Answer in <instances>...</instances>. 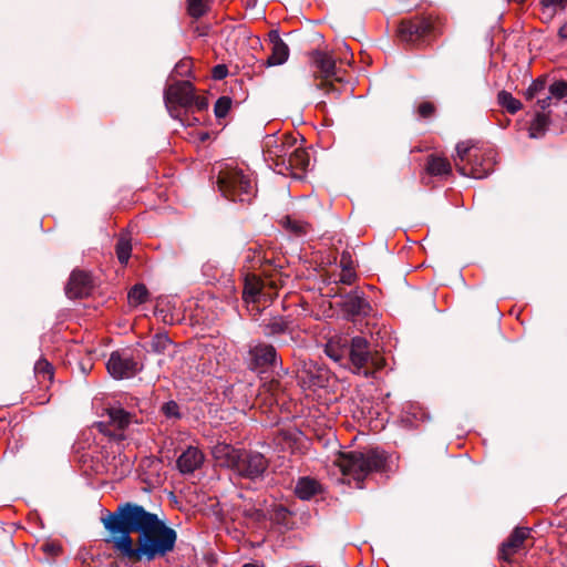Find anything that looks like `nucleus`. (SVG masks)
<instances>
[{
	"label": "nucleus",
	"instance_id": "obj_1",
	"mask_svg": "<svg viewBox=\"0 0 567 567\" xmlns=\"http://www.w3.org/2000/svg\"><path fill=\"white\" fill-rule=\"evenodd\" d=\"M113 548L131 563L152 561L173 551L177 533L143 506L125 503L102 517Z\"/></svg>",
	"mask_w": 567,
	"mask_h": 567
},
{
	"label": "nucleus",
	"instance_id": "obj_2",
	"mask_svg": "<svg viewBox=\"0 0 567 567\" xmlns=\"http://www.w3.org/2000/svg\"><path fill=\"white\" fill-rule=\"evenodd\" d=\"M343 477L350 483L354 481L357 487L373 472H381L386 464L384 452L371 449L367 452L351 451L341 453L334 461Z\"/></svg>",
	"mask_w": 567,
	"mask_h": 567
},
{
	"label": "nucleus",
	"instance_id": "obj_3",
	"mask_svg": "<svg viewBox=\"0 0 567 567\" xmlns=\"http://www.w3.org/2000/svg\"><path fill=\"white\" fill-rule=\"evenodd\" d=\"M223 196L233 202H250L255 195V184L249 174L229 165L220 166L217 176Z\"/></svg>",
	"mask_w": 567,
	"mask_h": 567
},
{
	"label": "nucleus",
	"instance_id": "obj_4",
	"mask_svg": "<svg viewBox=\"0 0 567 567\" xmlns=\"http://www.w3.org/2000/svg\"><path fill=\"white\" fill-rule=\"evenodd\" d=\"M350 370L364 378H372L384 364V358L372 352L369 342L363 337H353L348 347V361Z\"/></svg>",
	"mask_w": 567,
	"mask_h": 567
},
{
	"label": "nucleus",
	"instance_id": "obj_5",
	"mask_svg": "<svg viewBox=\"0 0 567 567\" xmlns=\"http://www.w3.org/2000/svg\"><path fill=\"white\" fill-rule=\"evenodd\" d=\"M297 144V138L288 135L268 136L265 142L264 158L269 167L281 175H287L290 153Z\"/></svg>",
	"mask_w": 567,
	"mask_h": 567
},
{
	"label": "nucleus",
	"instance_id": "obj_6",
	"mask_svg": "<svg viewBox=\"0 0 567 567\" xmlns=\"http://www.w3.org/2000/svg\"><path fill=\"white\" fill-rule=\"evenodd\" d=\"M106 369L112 378L123 380L133 378L141 370V364L127 351H114L107 360Z\"/></svg>",
	"mask_w": 567,
	"mask_h": 567
},
{
	"label": "nucleus",
	"instance_id": "obj_7",
	"mask_svg": "<svg viewBox=\"0 0 567 567\" xmlns=\"http://www.w3.org/2000/svg\"><path fill=\"white\" fill-rule=\"evenodd\" d=\"M194 101L195 87L189 81L173 83L164 91V102L171 115L175 105L188 107L194 104Z\"/></svg>",
	"mask_w": 567,
	"mask_h": 567
},
{
	"label": "nucleus",
	"instance_id": "obj_8",
	"mask_svg": "<svg viewBox=\"0 0 567 567\" xmlns=\"http://www.w3.org/2000/svg\"><path fill=\"white\" fill-rule=\"evenodd\" d=\"M457 171L464 176H472L473 178H484L489 175L494 169V152L475 150L471 155L470 168L456 163Z\"/></svg>",
	"mask_w": 567,
	"mask_h": 567
},
{
	"label": "nucleus",
	"instance_id": "obj_9",
	"mask_svg": "<svg viewBox=\"0 0 567 567\" xmlns=\"http://www.w3.org/2000/svg\"><path fill=\"white\" fill-rule=\"evenodd\" d=\"M268 467V461L259 452L243 451L235 472L244 477L258 478Z\"/></svg>",
	"mask_w": 567,
	"mask_h": 567
},
{
	"label": "nucleus",
	"instance_id": "obj_10",
	"mask_svg": "<svg viewBox=\"0 0 567 567\" xmlns=\"http://www.w3.org/2000/svg\"><path fill=\"white\" fill-rule=\"evenodd\" d=\"M249 368L252 370L276 365L277 351L271 344L258 342L249 347Z\"/></svg>",
	"mask_w": 567,
	"mask_h": 567
},
{
	"label": "nucleus",
	"instance_id": "obj_11",
	"mask_svg": "<svg viewBox=\"0 0 567 567\" xmlns=\"http://www.w3.org/2000/svg\"><path fill=\"white\" fill-rule=\"evenodd\" d=\"M92 289V280L87 272L74 270L65 287V293L69 298H82L87 296Z\"/></svg>",
	"mask_w": 567,
	"mask_h": 567
},
{
	"label": "nucleus",
	"instance_id": "obj_12",
	"mask_svg": "<svg viewBox=\"0 0 567 567\" xmlns=\"http://www.w3.org/2000/svg\"><path fill=\"white\" fill-rule=\"evenodd\" d=\"M431 31V23L424 19H414L401 22L399 34L402 41L414 42Z\"/></svg>",
	"mask_w": 567,
	"mask_h": 567
},
{
	"label": "nucleus",
	"instance_id": "obj_13",
	"mask_svg": "<svg viewBox=\"0 0 567 567\" xmlns=\"http://www.w3.org/2000/svg\"><path fill=\"white\" fill-rule=\"evenodd\" d=\"M213 456L224 467L236 470L243 451L233 447L230 444L219 442L213 447Z\"/></svg>",
	"mask_w": 567,
	"mask_h": 567
},
{
	"label": "nucleus",
	"instance_id": "obj_14",
	"mask_svg": "<svg viewBox=\"0 0 567 567\" xmlns=\"http://www.w3.org/2000/svg\"><path fill=\"white\" fill-rule=\"evenodd\" d=\"M205 456L196 446H188L177 458L176 466L182 474H192L204 463Z\"/></svg>",
	"mask_w": 567,
	"mask_h": 567
},
{
	"label": "nucleus",
	"instance_id": "obj_15",
	"mask_svg": "<svg viewBox=\"0 0 567 567\" xmlns=\"http://www.w3.org/2000/svg\"><path fill=\"white\" fill-rule=\"evenodd\" d=\"M269 40L271 43V54L268 56L266 64L268 66L284 64L289 58L288 45L282 41L277 30L269 32Z\"/></svg>",
	"mask_w": 567,
	"mask_h": 567
},
{
	"label": "nucleus",
	"instance_id": "obj_16",
	"mask_svg": "<svg viewBox=\"0 0 567 567\" xmlns=\"http://www.w3.org/2000/svg\"><path fill=\"white\" fill-rule=\"evenodd\" d=\"M311 59L313 66L321 73L323 79L336 78V80H340L336 60L330 53L316 50L311 53Z\"/></svg>",
	"mask_w": 567,
	"mask_h": 567
},
{
	"label": "nucleus",
	"instance_id": "obj_17",
	"mask_svg": "<svg viewBox=\"0 0 567 567\" xmlns=\"http://www.w3.org/2000/svg\"><path fill=\"white\" fill-rule=\"evenodd\" d=\"M342 308L344 312L351 316H365L371 310L370 303L363 297V293L358 290L352 291L344 297Z\"/></svg>",
	"mask_w": 567,
	"mask_h": 567
},
{
	"label": "nucleus",
	"instance_id": "obj_18",
	"mask_svg": "<svg viewBox=\"0 0 567 567\" xmlns=\"http://www.w3.org/2000/svg\"><path fill=\"white\" fill-rule=\"evenodd\" d=\"M528 535L529 528L516 527L508 537V539L505 543H503L499 553L501 557L507 560L512 555L517 553L522 548Z\"/></svg>",
	"mask_w": 567,
	"mask_h": 567
},
{
	"label": "nucleus",
	"instance_id": "obj_19",
	"mask_svg": "<svg viewBox=\"0 0 567 567\" xmlns=\"http://www.w3.org/2000/svg\"><path fill=\"white\" fill-rule=\"evenodd\" d=\"M310 163V154L297 142L292 148V152L290 153L288 161L289 165H287V174L293 169L305 172L309 168Z\"/></svg>",
	"mask_w": 567,
	"mask_h": 567
},
{
	"label": "nucleus",
	"instance_id": "obj_20",
	"mask_svg": "<svg viewBox=\"0 0 567 567\" xmlns=\"http://www.w3.org/2000/svg\"><path fill=\"white\" fill-rule=\"evenodd\" d=\"M300 437L301 432L295 426H289L287 429H279L274 441L280 450L286 451L292 450Z\"/></svg>",
	"mask_w": 567,
	"mask_h": 567
},
{
	"label": "nucleus",
	"instance_id": "obj_21",
	"mask_svg": "<svg viewBox=\"0 0 567 567\" xmlns=\"http://www.w3.org/2000/svg\"><path fill=\"white\" fill-rule=\"evenodd\" d=\"M279 223L282 226V228H285L288 233L295 236H303L308 234L310 229L309 223L291 215L284 216Z\"/></svg>",
	"mask_w": 567,
	"mask_h": 567
},
{
	"label": "nucleus",
	"instance_id": "obj_22",
	"mask_svg": "<svg viewBox=\"0 0 567 567\" xmlns=\"http://www.w3.org/2000/svg\"><path fill=\"white\" fill-rule=\"evenodd\" d=\"M320 491L318 481L310 477H301L296 485V495L301 499H310Z\"/></svg>",
	"mask_w": 567,
	"mask_h": 567
},
{
	"label": "nucleus",
	"instance_id": "obj_23",
	"mask_svg": "<svg viewBox=\"0 0 567 567\" xmlns=\"http://www.w3.org/2000/svg\"><path fill=\"white\" fill-rule=\"evenodd\" d=\"M550 124V114L549 112L546 113V112H536L532 123H530V126H529V137L532 138H539L542 137L547 127L549 126Z\"/></svg>",
	"mask_w": 567,
	"mask_h": 567
},
{
	"label": "nucleus",
	"instance_id": "obj_24",
	"mask_svg": "<svg viewBox=\"0 0 567 567\" xmlns=\"http://www.w3.org/2000/svg\"><path fill=\"white\" fill-rule=\"evenodd\" d=\"M261 295V281L256 277H247L245 279L243 299L246 303H255Z\"/></svg>",
	"mask_w": 567,
	"mask_h": 567
},
{
	"label": "nucleus",
	"instance_id": "obj_25",
	"mask_svg": "<svg viewBox=\"0 0 567 567\" xmlns=\"http://www.w3.org/2000/svg\"><path fill=\"white\" fill-rule=\"evenodd\" d=\"M426 171L433 176L449 175L452 171L450 162L440 156L430 155L427 158Z\"/></svg>",
	"mask_w": 567,
	"mask_h": 567
},
{
	"label": "nucleus",
	"instance_id": "obj_26",
	"mask_svg": "<svg viewBox=\"0 0 567 567\" xmlns=\"http://www.w3.org/2000/svg\"><path fill=\"white\" fill-rule=\"evenodd\" d=\"M288 331V322L282 317H274L267 323H264V334L275 337Z\"/></svg>",
	"mask_w": 567,
	"mask_h": 567
},
{
	"label": "nucleus",
	"instance_id": "obj_27",
	"mask_svg": "<svg viewBox=\"0 0 567 567\" xmlns=\"http://www.w3.org/2000/svg\"><path fill=\"white\" fill-rule=\"evenodd\" d=\"M326 354L336 362L342 363L348 361V347L340 346L338 342L330 340L324 349Z\"/></svg>",
	"mask_w": 567,
	"mask_h": 567
},
{
	"label": "nucleus",
	"instance_id": "obj_28",
	"mask_svg": "<svg viewBox=\"0 0 567 567\" xmlns=\"http://www.w3.org/2000/svg\"><path fill=\"white\" fill-rule=\"evenodd\" d=\"M498 104L506 109L511 114L517 113L522 107V103L519 100L515 99L512 93L503 90L497 94Z\"/></svg>",
	"mask_w": 567,
	"mask_h": 567
},
{
	"label": "nucleus",
	"instance_id": "obj_29",
	"mask_svg": "<svg viewBox=\"0 0 567 567\" xmlns=\"http://www.w3.org/2000/svg\"><path fill=\"white\" fill-rule=\"evenodd\" d=\"M115 250L118 261L122 265H126L132 252L131 239L125 235L121 236L116 243Z\"/></svg>",
	"mask_w": 567,
	"mask_h": 567
},
{
	"label": "nucleus",
	"instance_id": "obj_30",
	"mask_svg": "<svg viewBox=\"0 0 567 567\" xmlns=\"http://www.w3.org/2000/svg\"><path fill=\"white\" fill-rule=\"evenodd\" d=\"M111 423L118 429L126 427L131 422V414L121 408H112L109 412Z\"/></svg>",
	"mask_w": 567,
	"mask_h": 567
},
{
	"label": "nucleus",
	"instance_id": "obj_31",
	"mask_svg": "<svg viewBox=\"0 0 567 567\" xmlns=\"http://www.w3.org/2000/svg\"><path fill=\"white\" fill-rule=\"evenodd\" d=\"M147 289L144 285H135L127 295L128 303L131 306H138L146 301Z\"/></svg>",
	"mask_w": 567,
	"mask_h": 567
},
{
	"label": "nucleus",
	"instance_id": "obj_32",
	"mask_svg": "<svg viewBox=\"0 0 567 567\" xmlns=\"http://www.w3.org/2000/svg\"><path fill=\"white\" fill-rule=\"evenodd\" d=\"M546 90V80L543 78H538L534 80L530 85L525 91L526 100H533L543 94Z\"/></svg>",
	"mask_w": 567,
	"mask_h": 567
},
{
	"label": "nucleus",
	"instance_id": "obj_33",
	"mask_svg": "<svg viewBox=\"0 0 567 567\" xmlns=\"http://www.w3.org/2000/svg\"><path fill=\"white\" fill-rule=\"evenodd\" d=\"M172 343L171 339L165 333H157L153 337L151 341V348L156 353L164 352L169 344Z\"/></svg>",
	"mask_w": 567,
	"mask_h": 567
},
{
	"label": "nucleus",
	"instance_id": "obj_34",
	"mask_svg": "<svg viewBox=\"0 0 567 567\" xmlns=\"http://www.w3.org/2000/svg\"><path fill=\"white\" fill-rule=\"evenodd\" d=\"M231 103L233 102L229 96H220L216 101L215 106H214V112H215L216 117H218V118L225 117L231 107Z\"/></svg>",
	"mask_w": 567,
	"mask_h": 567
},
{
	"label": "nucleus",
	"instance_id": "obj_35",
	"mask_svg": "<svg viewBox=\"0 0 567 567\" xmlns=\"http://www.w3.org/2000/svg\"><path fill=\"white\" fill-rule=\"evenodd\" d=\"M475 150L476 148L471 146L467 142L458 143L456 145V158H455V161L457 162V159H458L462 163L465 159H468V164H470L471 163V155L474 154Z\"/></svg>",
	"mask_w": 567,
	"mask_h": 567
},
{
	"label": "nucleus",
	"instance_id": "obj_36",
	"mask_svg": "<svg viewBox=\"0 0 567 567\" xmlns=\"http://www.w3.org/2000/svg\"><path fill=\"white\" fill-rule=\"evenodd\" d=\"M188 2V13L193 18H199L205 14L207 7L206 0H187Z\"/></svg>",
	"mask_w": 567,
	"mask_h": 567
},
{
	"label": "nucleus",
	"instance_id": "obj_37",
	"mask_svg": "<svg viewBox=\"0 0 567 567\" xmlns=\"http://www.w3.org/2000/svg\"><path fill=\"white\" fill-rule=\"evenodd\" d=\"M548 92L556 100L565 97L567 95V82L563 80L555 81L549 85Z\"/></svg>",
	"mask_w": 567,
	"mask_h": 567
},
{
	"label": "nucleus",
	"instance_id": "obj_38",
	"mask_svg": "<svg viewBox=\"0 0 567 567\" xmlns=\"http://www.w3.org/2000/svg\"><path fill=\"white\" fill-rule=\"evenodd\" d=\"M34 372L37 374H42L43 377H48V379H52L53 377V367L45 359H40L34 364Z\"/></svg>",
	"mask_w": 567,
	"mask_h": 567
},
{
	"label": "nucleus",
	"instance_id": "obj_39",
	"mask_svg": "<svg viewBox=\"0 0 567 567\" xmlns=\"http://www.w3.org/2000/svg\"><path fill=\"white\" fill-rule=\"evenodd\" d=\"M162 411L164 415L168 419H178L181 416L179 414V406L175 401H168L162 406Z\"/></svg>",
	"mask_w": 567,
	"mask_h": 567
},
{
	"label": "nucleus",
	"instance_id": "obj_40",
	"mask_svg": "<svg viewBox=\"0 0 567 567\" xmlns=\"http://www.w3.org/2000/svg\"><path fill=\"white\" fill-rule=\"evenodd\" d=\"M544 13H547L549 18L554 17L559 9L557 0H540Z\"/></svg>",
	"mask_w": 567,
	"mask_h": 567
},
{
	"label": "nucleus",
	"instance_id": "obj_41",
	"mask_svg": "<svg viewBox=\"0 0 567 567\" xmlns=\"http://www.w3.org/2000/svg\"><path fill=\"white\" fill-rule=\"evenodd\" d=\"M435 112V106L431 102H422L417 107V113L421 117H431Z\"/></svg>",
	"mask_w": 567,
	"mask_h": 567
},
{
	"label": "nucleus",
	"instance_id": "obj_42",
	"mask_svg": "<svg viewBox=\"0 0 567 567\" xmlns=\"http://www.w3.org/2000/svg\"><path fill=\"white\" fill-rule=\"evenodd\" d=\"M190 60H182L175 66V72L181 76H188L190 74Z\"/></svg>",
	"mask_w": 567,
	"mask_h": 567
},
{
	"label": "nucleus",
	"instance_id": "obj_43",
	"mask_svg": "<svg viewBox=\"0 0 567 567\" xmlns=\"http://www.w3.org/2000/svg\"><path fill=\"white\" fill-rule=\"evenodd\" d=\"M42 549L50 556H56L61 551V546L55 543H44Z\"/></svg>",
	"mask_w": 567,
	"mask_h": 567
},
{
	"label": "nucleus",
	"instance_id": "obj_44",
	"mask_svg": "<svg viewBox=\"0 0 567 567\" xmlns=\"http://www.w3.org/2000/svg\"><path fill=\"white\" fill-rule=\"evenodd\" d=\"M228 74L226 65L218 64L213 69V78L215 80H221Z\"/></svg>",
	"mask_w": 567,
	"mask_h": 567
},
{
	"label": "nucleus",
	"instance_id": "obj_45",
	"mask_svg": "<svg viewBox=\"0 0 567 567\" xmlns=\"http://www.w3.org/2000/svg\"><path fill=\"white\" fill-rule=\"evenodd\" d=\"M553 99L550 94L537 99L536 104L542 110L540 112H545V110L550 106Z\"/></svg>",
	"mask_w": 567,
	"mask_h": 567
},
{
	"label": "nucleus",
	"instance_id": "obj_46",
	"mask_svg": "<svg viewBox=\"0 0 567 567\" xmlns=\"http://www.w3.org/2000/svg\"><path fill=\"white\" fill-rule=\"evenodd\" d=\"M245 514L254 520H260L264 517V514L259 509H249L245 512Z\"/></svg>",
	"mask_w": 567,
	"mask_h": 567
},
{
	"label": "nucleus",
	"instance_id": "obj_47",
	"mask_svg": "<svg viewBox=\"0 0 567 567\" xmlns=\"http://www.w3.org/2000/svg\"><path fill=\"white\" fill-rule=\"evenodd\" d=\"M354 278V274L350 270H347L340 278V281L347 285H350Z\"/></svg>",
	"mask_w": 567,
	"mask_h": 567
},
{
	"label": "nucleus",
	"instance_id": "obj_48",
	"mask_svg": "<svg viewBox=\"0 0 567 567\" xmlns=\"http://www.w3.org/2000/svg\"><path fill=\"white\" fill-rule=\"evenodd\" d=\"M194 104H196L198 110H204L208 105V103H207V101L205 99H200V97H198L196 95H195Z\"/></svg>",
	"mask_w": 567,
	"mask_h": 567
},
{
	"label": "nucleus",
	"instance_id": "obj_49",
	"mask_svg": "<svg viewBox=\"0 0 567 567\" xmlns=\"http://www.w3.org/2000/svg\"><path fill=\"white\" fill-rule=\"evenodd\" d=\"M558 37L563 40H567V21L559 28Z\"/></svg>",
	"mask_w": 567,
	"mask_h": 567
},
{
	"label": "nucleus",
	"instance_id": "obj_50",
	"mask_svg": "<svg viewBox=\"0 0 567 567\" xmlns=\"http://www.w3.org/2000/svg\"><path fill=\"white\" fill-rule=\"evenodd\" d=\"M560 10H564L567 6V0H557Z\"/></svg>",
	"mask_w": 567,
	"mask_h": 567
},
{
	"label": "nucleus",
	"instance_id": "obj_51",
	"mask_svg": "<svg viewBox=\"0 0 567 567\" xmlns=\"http://www.w3.org/2000/svg\"><path fill=\"white\" fill-rule=\"evenodd\" d=\"M241 567H261V566H259L258 564H245Z\"/></svg>",
	"mask_w": 567,
	"mask_h": 567
}]
</instances>
